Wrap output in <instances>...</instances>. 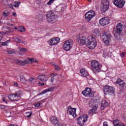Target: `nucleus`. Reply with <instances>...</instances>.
Instances as JSON below:
<instances>
[{
    "mask_svg": "<svg viewBox=\"0 0 126 126\" xmlns=\"http://www.w3.org/2000/svg\"><path fill=\"white\" fill-rule=\"evenodd\" d=\"M60 43V38L54 37L48 41L50 46H55Z\"/></svg>",
    "mask_w": 126,
    "mask_h": 126,
    "instance_id": "obj_14",
    "label": "nucleus"
},
{
    "mask_svg": "<svg viewBox=\"0 0 126 126\" xmlns=\"http://www.w3.org/2000/svg\"><path fill=\"white\" fill-rule=\"evenodd\" d=\"M91 65L92 67V69L94 73H96V72H99L100 71V69L101 67V65H100V63L99 62L95 60H93L91 62Z\"/></svg>",
    "mask_w": 126,
    "mask_h": 126,
    "instance_id": "obj_2",
    "label": "nucleus"
},
{
    "mask_svg": "<svg viewBox=\"0 0 126 126\" xmlns=\"http://www.w3.org/2000/svg\"><path fill=\"white\" fill-rule=\"evenodd\" d=\"M86 38L84 36L80 37L78 39V42L81 45H86Z\"/></svg>",
    "mask_w": 126,
    "mask_h": 126,
    "instance_id": "obj_18",
    "label": "nucleus"
},
{
    "mask_svg": "<svg viewBox=\"0 0 126 126\" xmlns=\"http://www.w3.org/2000/svg\"><path fill=\"white\" fill-rule=\"evenodd\" d=\"M10 41V40H8L7 41L2 42L1 44V47H2V46H6L7 44H8V42H9Z\"/></svg>",
    "mask_w": 126,
    "mask_h": 126,
    "instance_id": "obj_35",
    "label": "nucleus"
},
{
    "mask_svg": "<svg viewBox=\"0 0 126 126\" xmlns=\"http://www.w3.org/2000/svg\"><path fill=\"white\" fill-rule=\"evenodd\" d=\"M32 116V113H31L29 115L26 116V118H30Z\"/></svg>",
    "mask_w": 126,
    "mask_h": 126,
    "instance_id": "obj_54",
    "label": "nucleus"
},
{
    "mask_svg": "<svg viewBox=\"0 0 126 126\" xmlns=\"http://www.w3.org/2000/svg\"><path fill=\"white\" fill-rule=\"evenodd\" d=\"M12 15L13 16H14V17H16V16H17L16 12H13Z\"/></svg>",
    "mask_w": 126,
    "mask_h": 126,
    "instance_id": "obj_51",
    "label": "nucleus"
},
{
    "mask_svg": "<svg viewBox=\"0 0 126 126\" xmlns=\"http://www.w3.org/2000/svg\"><path fill=\"white\" fill-rule=\"evenodd\" d=\"M94 16L95 12L93 10L89 11L85 14V18L87 21H90Z\"/></svg>",
    "mask_w": 126,
    "mask_h": 126,
    "instance_id": "obj_9",
    "label": "nucleus"
},
{
    "mask_svg": "<svg viewBox=\"0 0 126 126\" xmlns=\"http://www.w3.org/2000/svg\"><path fill=\"white\" fill-rule=\"evenodd\" d=\"M27 61H28V63H37V60L35 58H29L27 59Z\"/></svg>",
    "mask_w": 126,
    "mask_h": 126,
    "instance_id": "obj_25",
    "label": "nucleus"
},
{
    "mask_svg": "<svg viewBox=\"0 0 126 126\" xmlns=\"http://www.w3.org/2000/svg\"><path fill=\"white\" fill-rule=\"evenodd\" d=\"M41 105V103H36L34 105L35 107H40V105Z\"/></svg>",
    "mask_w": 126,
    "mask_h": 126,
    "instance_id": "obj_46",
    "label": "nucleus"
},
{
    "mask_svg": "<svg viewBox=\"0 0 126 126\" xmlns=\"http://www.w3.org/2000/svg\"><path fill=\"white\" fill-rule=\"evenodd\" d=\"M80 72L82 76L83 77H86L88 76V72L85 70V69H82L80 70Z\"/></svg>",
    "mask_w": 126,
    "mask_h": 126,
    "instance_id": "obj_23",
    "label": "nucleus"
},
{
    "mask_svg": "<svg viewBox=\"0 0 126 126\" xmlns=\"http://www.w3.org/2000/svg\"><path fill=\"white\" fill-rule=\"evenodd\" d=\"M86 45L88 46L91 50L95 49L97 46V41H96V36L94 35H90L86 39Z\"/></svg>",
    "mask_w": 126,
    "mask_h": 126,
    "instance_id": "obj_1",
    "label": "nucleus"
},
{
    "mask_svg": "<svg viewBox=\"0 0 126 126\" xmlns=\"http://www.w3.org/2000/svg\"><path fill=\"white\" fill-rule=\"evenodd\" d=\"M51 65H52L53 66H56L57 64H56L55 63H54L53 62L51 63Z\"/></svg>",
    "mask_w": 126,
    "mask_h": 126,
    "instance_id": "obj_52",
    "label": "nucleus"
},
{
    "mask_svg": "<svg viewBox=\"0 0 126 126\" xmlns=\"http://www.w3.org/2000/svg\"><path fill=\"white\" fill-rule=\"evenodd\" d=\"M82 93L84 96H85V97H89L91 98V97H93V96H94V94L92 93V90L89 88H86Z\"/></svg>",
    "mask_w": 126,
    "mask_h": 126,
    "instance_id": "obj_10",
    "label": "nucleus"
},
{
    "mask_svg": "<svg viewBox=\"0 0 126 126\" xmlns=\"http://www.w3.org/2000/svg\"><path fill=\"white\" fill-rule=\"evenodd\" d=\"M46 16L48 22H52V21L56 20V19L57 18L53 11H48L46 14Z\"/></svg>",
    "mask_w": 126,
    "mask_h": 126,
    "instance_id": "obj_7",
    "label": "nucleus"
},
{
    "mask_svg": "<svg viewBox=\"0 0 126 126\" xmlns=\"http://www.w3.org/2000/svg\"><path fill=\"white\" fill-rule=\"evenodd\" d=\"M0 108L2 110H3V109H5V106L2 105H0Z\"/></svg>",
    "mask_w": 126,
    "mask_h": 126,
    "instance_id": "obj_48",
    "label": "nucleus"
},
{
    "mask_svg": "<svg viewBox=\"0 0 126 126\" xmlns=\"http://www.w3.org/2000/svg\"><path fill=\"white\" fill-rule=\"evenodd\" d=\"M2 102H5L6 104H7V101H6V100L5 99V97H3L2 98Z\"/></svg>",
    "mask_w": 126,
    "mask_h": 126,
    "instance_id": "obj_44",
    "label": "nucleus"
},
{
    "mask_svg": "<svg viewBox=\"0 0 126 126\" xmlns=\"http://www.w3.org/2000/svg\"><path fill=\"white\" fill-rule=\"evenodd\" d=\"M89 1H90V0H88Z\"/></svg>",
    "mask_w": 126,
    "mask_h": 126,
    "instance_id": "obj_61",
    "label": "nucleus"
},
{
    "mask_svg": "<svg viewBox=\"0 0 126 126\" xmlns=\"http://www.w3.org/2000/svg\"><path fill=\"white\" fill-rule=\"evenodd\" d=\"M111 37H112V35H111V33L110 32H104L102 33V41L106 45H109V44H110V41H111Z\"/></svg>",
    "mask_w": 126,
    "mask_h": 126,
    "instance_id": "obj_4",
    "label": "nucleus"
},
{
    "mask_svg": "<svg viewBox=\"0 0 126 126\" xmlns=\"http://www.w3.org/2000/svg\"><path fill=\"white\" fill-rule=\"evenodd\" d=\"M19 52L21 53H25V52H27L28 50L26 48H20L19 49Z\"/></svg>",
    "mask_w": 126,
    "mask_h": 126,
    "instance_id": "obj_30",
    "label": "nucleus"
},
{
    "mask_svg": "<svg viewBox=\"0 0 126 126\" xmlns=\"http://www.w3.org/2000/svg\"><path fill=\"white\" fill-rule=\"evenodd\" d=\"M15 29H17V28H15Z\"/></svg>",
    "mask_w": 126,
    "mask_h": 126,
    "instance_id": "obj_62",
    "label": "nucleus"
},
{
    "mask_svg": "<svg viewBox=\"0 0 126 126\" xmlns=\"http://www.w3.org/2000/svg\"><path fill=\"white\" fill-rule=\"evenodd\" d=\"M19 31L20 32H24V31H25V28L22 26L20 27L19 29Z\"/></svg>",
    "mask_w": 126,
    "mask_h": 126,
    "instance_id": "obj_34",
    "label": "nucleus"
},
{
    "mask_svg": "<svg viewBox=\"0 0 126 126\" xmlns=\"http://www.w3.org/2000/svg\"><path fill=\"white\" fill-rule=\"evenodd\" d=\"M113 123L114 126H119L120 125H121V124L122 123H120V122L119 121V120L118 119L113 120Z\"/></svg>",
    "mask_w": 126,
    "mask_h": 126,
    "instance_id": "obj_26",
    "label": "nucleus"
},
{
    "mask_svg": "<svg viewBox=\"0 0 126 126\" xmlns=\"http://www.w3.org/2000/svg\"><path fill=\"white\" fill-rule=\"evenodd\" d=\"M126 52H123L122 53L120 54V57H121V58H124V57H125V56H126Z\"/></svg>",
    "mask_w": 126,
    "mask_h": 126,
    "instance_id": "obj_40",
    "label": "nucleus"
},
{
    "mask_svg": "<svg viewBox=\"0 0 126 126\" xmlns=\"http://www.w3.org/2000/svg\"><path fill=\"white\" fill-rule=\"evenodd\" d=\"M20 81L22 83H25L26 82V79L23 77H21L20 78Z\"/></svg>",
    "mask_w": 126,
    "mask_h": 126,
    "instance_id": "obj_31",
    "label": "nucleus"
},
{
    "mask_svg": "<svg viewBox=\"0 0 126 126\" xmlns=\"http://www.w3.org/2000/svg\"><path fill=\"white\" fill-rule=\"evenodd\" d=\"M67 114L70 116H72L74 118H76V108L68 106L67 108Z\"/></svg>",
    "mask_w": 126,
    "mask_h": 126,
    "instance_id": "obj_12",
    "label": "nucleus"
},
{
    "mask_svg": "<svg viewBox=\"0 0 126 126\" xmlns=\"http://www.w3.org/2000/svg\"><path fill=\"white\" fill-rule=\"evenodd\" d=\"M19 5H20V2H18V1L15 2V5H14L15 7H18Z\"/></svg>",
    "mask_w": 126,
    "mask_h": 126,
    "instance_id": "obj_37",
    "label": "nucleus"
},
{
    "mask_svg": "<svg viewBox=\"0 0 126 126\" xmlns=\"http://www.w3.org/2000/svg\"><path fill=\"white\" fill-rule=\"evenodd\" d=\"M113 3L116 6L119 7V8H123L125 3H126V1L124 0H114Z\"/></svg>",
    "mask_w": 126,
    "mask_h": 126,
    "instance_id": "obj_11",
    "label": "nucleus"
},
{
    "mask_svg": "<svg viewBox=\"0 0 126 126\" xmlns=\"http://www.w3.org/2000/svg\"><path fill=\"white\" fill-rule=\"evenodd\" d=\"M29 113H30V112H27V114H29Z\"/></svg>",
    "mask_w": 126,
    "mask_h": 126,
    "instance_id": "obj_60",
    "label": "nucleus"
},
{
    "mask_svg": "<svg viewBox=\"0 0 126 126\" xmlns=\"http://www.w3.org/2000/svg\"><path fill=\"white\" fill-rule=\"evenodd\" d=\"M22 93L21 91H17L14 94H9L8 96V99L10 101H18V98L21 96Z\"/></svg>",
    "mask_w": 126,
    "mask_h": 126,
    "instance_id": "obj_3",
    "label": "nucleus"
},
{
    "mask_svg": "<svg viewBox=\"0 0 126 126\" xmlns=\"http://www.w3.org/2000/svg\"><path fill=\"white\" fill-rule=\"evenodd\" d=\"M2 40V36H0V42Z\"/></svg>",
    "mask_w": 126,
    "mask_h": 126,
    "instance_id": "obj_59",
    "label": "nucleus"
},
{
    "mask_svg": "<svg viewBox=\"0 0 126 126\" xmlns=\"http://www.w3.org/2000/svg\"><path fill=\"white\" fill-rule=\"evenodd\" d=\"M13 39L14 40V42H16V43H20L21 42L20 38L16 36L13 37Z\"/></svg>",
    "mask_w": 126,
    "mask_h": 126,
    "instance_id": "obj_29",
    "label": "nucleus"
},
{
    "mask_svg": "<svg viewBox=\"0 0 126 126\" xmlns=\"http://www.w3.org/2000/svg\"><path fill=\"white\" fill-rule=\"evenodd\" d=\"M105 107H104L103 105H101V110H104V109H105Z\"/></svg>",
    "mask_w": 126,
    "mask_h": 126,
    "instance_id": "obj_57",
    "label": "nucleus"
},
{
    "mask_svg": "<svg viewBox=\"0 0 126 126\" xmlns=\"http://www.w3.org/2000/svg\"><path fill=\"white\" fill-rule=\"evenodd\" d=\"M3 15H4V16H8V15H9V12L7 10H5L3 12Z\"/></svg>",
    "mask_w": 126,
    "mask_h": 126,
    "instance_id": "obj_32",
    "label": "nucleus"
},
{
    "mask_svg": "<svg viewBox=\"0 0 126 126\" xmlns=\"http://www.w3.org/2000/svg\"><path fill=\"white\" fill-rule=\"evenodd\" d=\"M101 106H103V107L106 108V107H108L109 106V103H108V102H107L106 100H102L101 103Z\"/></svg>",
    "mask_w": 126,
    "mask_h": 126,
    "instance_id": "obj_27",
    "label": "nucleus"
},
{
    "mask_svg": "<svg viewBox=\"0 0 126 126\" xmlns=\"http://www.w3.org/2000/svg\"><path fill=\"white\" fill-rule=\"evenodd\" d=\"M30 81L32 82L33 81V80H34V78H30L29 79Z\"/></svg>",
    "mask_w": 126,
    "mask_h": 126,
    "instance_id": "obj_55",
    "label": "nucleus"
},
{
    "mask_svg": "<svg viewBox=\"0 0 126 126\" xmlns=\"http://www.w3.org/2000/svg\"><path fill=\"white\" fill-rule=\"evenodd\" d=\"M116 83V84H119V86H121V87H124L126 86V83H125V81L121 78L118 79Z\"/></svg>",
    "mask_w": 126,
    "mask_h": 126,
    "instance_id": "obj_20",
    "label": "nucleus"
},
{
    "mask_svg": "<svg viewBox=\"0 0 126 126\" xmlns=\"http://www.w3.org/2000/svg\"><path fill=\"white\" fill-rule=\"evenodd\" d=\"M73 45V41L71 39H69L66 40L64 42L63 44V49L64 51H69L71 48H72V46Z\"/></svg>",
    "mask_w": 126,
    "mask_h": 126,
    "instance_id": "obj_5",
    "label": "nucleus"
},
{
    "mask_svg": "<svg viewBox=\"0 0 126 126\" xmlns=\"http://www.w3.org/2000/svg\"><path fill=\"white\" fill-rule=\"evenodd\" d=\"M110 6V2L108 0H102L101 1V7L100 8L101 11L102 13L106 12Z\"/></svg>",
    "mask_w": 126,
    "mask_h": 126,
    "instance_id": "obj_6",
    "label": "nucleus"
},
{
    "mask_svg": "<svg viewBox=\"0 0 126 126\" xmlns=\"http://www.w3.org/2000/svg\"><path fill=\"white\" fill-rule=\"evenodd\" d=\"M7 54L11 55L12 54H15V51L13 50L7 51Z\"/></svg>",
    "mask_w": 126,
    "mask_h": 126,
    "instance_id": "obj_33",
    "label": "nucleus"
},
{
    "mask_svg": "<svg viewBox=\"0 0 126 126\" xmlns=\"http://www.w3.org/2000/svg\"><path fill=\"white\" fill-rule=\"evenodd\" d=\"M38 85L39 86H44L45 85V84L44 83L39 82Z\"/></svg>",
    "mask_w": 126,
    "mask_h": 126,
    "instance_id": "obj_45",
    "label": "nucleus"
},
{
    "mask_svg": "<svg viewBox=\"0 0 126 126\" xmlns=\"http://www.w3.org/2000/svg\"><path fill=\"white\" fill-rule=\"evenodd\" d=\"M95 104H96V101H94V100H93V99H92L89 102V105L91 108H93V107L96 106L95 105Z\"/></svg>",
    "mask_w": 126,
    "mask_h": 126,
    "instance_id": "obj_24",
    "label": "nucleus"
},
{
    "mask_svg": "<svg viewBox=\"0 0 126 126\" xmlns=\"http://www.w3.org/2000/svg\"><path fill=\"white\" fill-rule=\"evenodd\" d=\"M97 106L93 107L92 109L89 110V115H94V114H96V111H97Z\"/></svg>",
    "mask_w": 126,
    "mask_h": 126,
    "instance_id": "obj_22",
    "label": "nucleus"
},
{
    "mask_svg": "<svg viewBox=\"0 0 126 126\" xmlns=\"http://www.w3.org/2000/svg\"><path fill=\"white\" fill-rule=\"evenodd\" d=\"M103 90L105 94H107L108 93H114V92H115V89L113 87L109 86H104Z\"/></svg>",
    "mask_w": 126,
    "mask_h": 126,
    "instance_id": "obj_13",
    "label": "nucleus"
},
{
    "mask_svg": "<svg viewBox=\"0 0 126 126\" xmlns=\"http://www.w3.org/2000/svg\"><path fill=\"white\" fill-rule=\"evenodd\" d=\"M119 126H126V124H125V123H121Z\"/></svg>",
    "mask_w": 126,
    "mask_h": 126,
    "instance_id": "obj_50",
    "label": "nucleus"
},
{
    "mask_svg": "<svg viewBox=\"0 0 126 126\" xmlns=\"http://www.w3.org/2000/svg\"><path fill=\"white\" fill-rule=\"evenodd\" d=\"M54 89H55V88L51 87V88H49L48 89H47L46 90H44L41 93H39L37 94V96H40V95H43L44 94H46V93H47V92H51L52 91H54Z\"/></svg>",
    "mask_w": 126,
    "mask_h": 126,
    "instance_id": "obj_17",
    "label": "nucleus"
},
{
    "mask_svg": "<svg viewBox=\"0 0 126 126\" xmlns=\"http://www.w3.org/2000/svg\"><path fill=\"white\" fill-rule=\"evenodd\" d=\"M99 24L102 26H105V25L109 24V21L108 19L102 18L99 20Z\"/></svg>",
    "mask_w": 126,
    "mask_h": 126,
    "instance_id": "obj_19",
    "label": "nucleus"
},
{
    "mask_svg": "<svg viewBox=\"0 0 126 126\" xmlns=\"http://www.w3.org/2000/svg\"><path fill=\"white\" fill-rule=\"evenodd\" d=\"M16 63H18V64H20V65H25V64H27V63H28V61H27V59L24 60L23 61L16 60Z\"/></svg>",
    "mask_w": 126,
    "mask_h": 126,
    "instance_id": "obj_21",
    "label": "nucleus"
},
{
    "mask_svg": "<svg viewBox=\"0 0 126 126\" xmlns=\"http://www.w3.org/2000/svg\"><path fill=\"white\" fill-rule=\"evenodd\" d=\"M57 75H58V74H57V73H52L50 74V76H53V77H55V76H57Z\"/></svg>",
    "mask_w": 126,
    "mask_h": 126,
    "instance_id": "obj_43",
    "label": "nucleus"
},
{
    "mask_svg": "<svg viewBox=\"0 0 126 126\" xmlns=\"http://www.w3.org/2000/svg\"><path fill=\"white\" fill-rule=\"evenodd\" d=\"M103 126H108V123L106 122L103 123Z\"/></svg>",
    "mask_w": 126,
    "mask_h": 126,
    "instance_id": "obj_53",
    "label": "nucleus"
},
{
    "mask_svg": "<svg viewBox=\"0 0 126 126\" xmlns=\"http://www.w3.org/2000/svg\"><path fill=\"white\" fill-rule=\"evenodd\" d=\"M124 29V25L122 23H119L116 26V28L115 30V33L117 34H121L123 32Z\"/></svg>",
    "mask_w": 126,
    "mask_h": 126,
    "instance_id": "obj_15",
    "label": "nucleus"
},
{
    "mask_svg": "<svg viewBox=\"0 0 126 126\" xmlns=\"http://www.w3.org/2000/svg\"><path fill=\"white\" fill-rule=\"evenodd\" d=\"M46 76L45 75H40L38 76V79H39V80L40 81H41V82H43V81H44V80H45V77Z\"/></svg>",
    "mask_w": 126,
    "mask_h": 126,
    "instance_id": "obj_28",
    "label": "nucleus"
},
{
    "mask_svg": "<svg viewBox=\"0 0 126 126\" xmlns=\"http://www.w3.org/2000/svg\"><path fill=\"white\" fill-rule=\"evenodd\" d=\"M47 80H45V81H47Z\"/></svg>",
    "mask_w": 126,
    "mask_h": 126,
    "instance_id": "obj_63",
    "label": "nucleus"
},
{
    "mask_svg": "<svg viewBox=\"0 0 126 126\" xmlns=\"http://www.w3.org/2000/svg\"><path fill=\"white\" fill-rule=\"evenodd\" d=\"M55 81V78L54 77H51V82L52 83H53V82H54V81Z\"/></svg>",
    "mask_w": 126,
    "mask_h": 126,
    "instance_id": "obj_49",
    "label": "nucleus"
},
{
    "mask_svg": "<svg viewBox=\"0 0 126 126\" xmlns=\"http://www.w3.org/2000/svg\"><path fill=\"white\" fill-rule=\"evenodd\" d=\"M54 1H55V0H50L48 2H47V4L48 5H51V4H52V3H53L54 2Z\"/></svg>",
    "mask_w": 126,
    "mask_h": 126,
    "instance_id": "obj_39",
    "label": "nucleus"
},
{
    "mask_svg": "<svg viewBox=\"0 0 126 126\" xmlns=\"http://www.w3.org/2000/svg\"><path fill=\"white\" fill-rule=\"evenodd\" d=\"M88 119V116H80L77 118V122L78 125L80 126H84V124L86 123Z\"/></svg>",
    "mask_w": 126,
    "mask_h": 126,
    "instance_id": "obj_8",
    "label": "nucleus"
},
{
    "mask_svg": "<svg viewBox=\"0 0 126 126\" xmlns=\"http://www.w3.org/2000/svg\"><path fill=\"white\" fill-rule=\"evenodd\" d=\"M9 6L10 7V8H13V6H12V4H10L9 5Z\"/></svg>",
    "mask_w": 126,
    "mask_h": 126,
    "instance_id": "obj_56",
    "label": "nucleus"
},
{
    "mask_svg": "<svg viewBox=\"0 0 126 126\" xmlns=\"http://www.w3.org/2000/svg\"><path fill=\"white\" fill-rule=\"evenodd\" d=\"M41 2H42V1H41V0H36L37 4H41Z\"/></svg>",
    "mask_w": 126,
    "mask_h": 126,
    "instance_id": "obj_47",
    "label": "nucleus"
},
{
    "mask_svg": "<svg viewBox=\"0 0 126 126\" xmlns=\"http://www.w3.org/2000/svg\"><path fill=\"white\" fill-rule=\"evenodd\" d=\"M8 33H9V32H0V34H1V35H5L6 34H8Z\"/></svg>",
    "mask_w": 126,
    "mask_h": 126,
    "instance_id": "obj_41",
    "label": "nucleus"
},
{
    "mask_svg": "<svg viewBox=\"0 0 126 126\" xmlns=\"http://www.w3.org/2000/svg\"><path fill=\"white\" fill-rule=\"evenodd\" d=\"M87 81L89 83V84H93V82H94V81H93V80L91 79H87Z\"/></svg>",
    "mask_w": 126,
    "mask_h": 126,
    "instance_id": "obj_36",
    "label": "nucleus"
},
{
    "mask_svg": "<svg viewBox=\"0 0 126 126\" xmlns=\"http://www.w3.org/2000/svg\"><path fill=\"white\" fill-rule=\"evenodd\" d=\"M94 34H95L96 35H99V30L97 29H95L94 30Z\"/></svg>",
    "mask_w": 126,
    "mask_h": 126,
    "instance_id": "obj_38",
    "label": "nucleus"
},
{
    "mask_svg": "<svg viewBox=\"0 0 126 126\" xmlns=\"http://www.w3.org/2000/svg\"><path fill=\"white\" fill-rule=\"evenodd\" d=\"M14 85H15V86H16V87H17V86H18V85L17 84V83H14Z\"/></svg>",
    "mask_w": 126,
    "mask_h": 126,
    "instance_id": "obj_58",
    "label": "nucleus"
},
{
    "mask_svg": "<svg viewBox=\"0 0 126 126\" xmlns=\"http://www.w3.org/2000/svg\"><path fill=\"white\" fill-rule=\"evenodd\" d=\"M55 69L56 70H60V69H61V68L60 67H59V66L58 65H56L55 66Z\"/></svg>",
    "mask_w": 126,
    "mask_h": 126,
    "instance_id": "obj_42",
    "label": "nucleus"
},
{
    "mask_svg": "<svg viewBox=\"0 0 126 126\" xmlns=\"http://www.w3.org/2000/svg\"><path fill=\"white\" fill-rule=\"evenodd\" d=\"M50 123H51L52 125H53L55 126H59V123L60 122V121L58 119V118L55 117V116H52L50 118Z\"/></svg>",
    "mask_w": 126,
    "mask_h": 126,
    "instance_id": "obj_16",
    "label": "nucleus"
}]
</instances>
